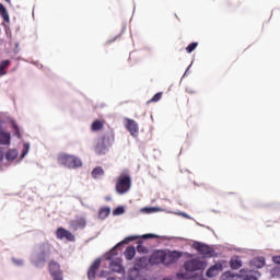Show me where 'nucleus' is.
<instances>
[{"mask_svg":"<svg viewBox=\"0 0 280 280\" xmlns=\"http://www.w3.org/2000/svg\"><path fill=\"white\" fill-rule=\"evenodd\" d=\"M57 162L59 165H63V167H68L69 170H77V167H82V160L75 155L67 153H60L57 156Z\"/></svg>","mask_w":280,"mask_h":280,"instance_id":"1","label":"nucleus"},{"mask_svg":"<svg viewBox=\"0 0 280 280\" xmlns=\"http://www.w3.org/2000/svg\"><path fill=\"white\" fill-rule=\"evenodd\" d=\"M132 187V178L129 174H120L116 182V191L117 194L124 195L130 191Z\"/></svg>","mask_w":280,"mask_h":280,"instance_id":"2","label":"nucleus"},{"mask_svg":"<svg viewBox=\"0 0 280 280\" xmlns=\"http://www.w3.org/2000/svg\"><path fill=\"white\" fill-rule=\"evenodd\" d=\"M186 272H197V270H205L206 265L202 260L191 259L184 264Z\"/></svg>","mask_w":280,"mask_h":280,"instance_id":"3","label":"nucleus"},{"mask_svg":"<svg viewBox=\"0 0 280 280\" xmlns=\"http://www.w3.org/2000/svg\"><path fill=\"white\" fill-rule=\"evenodd\" d=\"M159 235L155 234H144L142 236L140 235H131L127 236L121 241L120 243L116 244L115 248H119V246H124V244H130V242H135L137 240H158Z\"/></svg>","mask_w":280,"mask_h":280,"instance_id":"4","label":"nucleus"},{"mask_svg":"<svg viewBox=\"0 0 280 280\" xmlns=\"http://www.w3.org/2000/svg\"><path fill=\"white\" fill-rule=\"evenodd\" d=\"M195 248L202 257H214L215 249L202 243H195Z\"/></svg>","mask_w":280,"mask_h":280,"instance_id":"5","label":"nucleus"},{"mask_svg":"<svg viewBox=\"0 0 280 280\" xmlns=\"http://www.w3.org/2000/svg\"><path fill=\"white\" fill-rule=\"evenodd\" d=\"M165 261H166V254L163 250L154 252L149 258V264H151V266H159V264H164L165 266Z\"/></svg>","mask_w":280,"mask_h":280,"instance_id":"6","label":"nucleus"},{"mask_svg":"<svg viewBox=\"0 0 280 280\" xmlns=\"http://www.w3.org/2000/svg\"><path fill=\"white\" fill-rule=\"evenodd\" d=\"M56 236L57 240H67L68 242H73L75 240V235L65 228H58L56 231Z\"/></svg>","mask_w":280,"mask_h":280,"instance_id":"7","label":"nucleus"},{"mask_svg":"<svg viewBox=\"0 0 280 280\" xmlns=\"http://www.w3.org/2000/svg\"><path fill=\"white\" fill-rule=\"evenodd\" d=\"M125 121L126 129L128 130V132H130V136L137 137V135H139V124H137V121L130 118H126Z\"/></svg>","mask_w":280,"mask_h":280,"instance_id":"8","label":"nucleus"},{"mask_svg":"<svg viewBox=\"0 0 280 280\" xmlns=\"http://www.w3.org/2000/svg\"><path fill=\"white\" fill-rule=\"evenodd\" d=\"M222 270H224V266L222 265V262H217L207 270L206 276L209 279H213V277H218V275H220Z\"/></svg>","mask_w":280,"mask_h":280,"instance_id":"9","label":"nucleus"},{"mask_svg":"<svg viewBox=\"0 0 280 280\" xmlns=\"http://www.w3.org/2000/svg\"><path fill=\"white\" fill-rule=\"evenodd\" d=\"M148 264H150V260H148V257L137 258L135 264H133V270L136 272H139L141 270H145V268H148Z\"/></svg>","mask_w":280,"mask_h":280,"instance_id":"10","label":"nucleus"},{"mask_svg":"<svg viewBox=\"0 0 280 280\" xmlns=\"http://www.w3.org/2000/svg\"><path fill=\"white\" fill-rule=\"evenodd\" d=\"M100 266H102V260L101 259L94 260V262L91 265L88 271L89 280H95V275H97V271L100 270Z\"/></svg>","mask_w":280,"mask_h":280,"instance_id":"11","label":"nucleus"},{"mask_svg":"<svg viewBox=\"0 0 280 280\" xmlns=\"http://www.w3.org/2000/svg\"><path fill=\"white\" fill-rule=\"evenodd\" d=\"M180 257H183V254L176 250L166 254L165 266L176 264L180 259Z\"/></svg>","mask_w":280,"mask_h":280,"instance_id":"12","label":"nucleus"},{"mask_svg":"<svg viewBox=\"0 0 280 280\" xmlns=\"http://www.w3.org/2000/svg\"><path fill=\"white\" fill-rule=\"evenodd\" d=\"M94 152L97 156H104V154H108V147L102 140H98L94 147Z\"/></svg>","mask_w":280,"mask_h":280,"instance_id":"13","label":"nucleus"},{"mask_svg":"<svg viewBox=\"0 0 280 280\" xmlns=\"http://www.w3.org/2000/svg\"><path fill=\"white\" fill-rule=\"evenodd\" d=\"M84 226H86V219L84 217H79L71 222V229L74 231L84 229Z\"/></svg>","mask_w":280,"mask_h":280,"instance_id":"14","label":"nucleus"},{"mask_svg":"<svg viewBox=\"0 0 280 280\" xmlns=\"http://www.w3.org/2000/svg\"><path fill=\"white\" fill-rule=\"evenodd\" d=\"M98 141L109 148V145H113V143L115 142V133H113V131H108Z\"/></svg>","mask_w":280,"mask_h":280,"instance_id":"15","label":"nucleus"},{"mask_svg":"<svg viewBox=\"0 0 280 280\" xmlns=\"http://www.w3.org/2000/svg\"><path fill=\"white\" fill-rule=\"evenodd\" d=\"M250 268H264L266 266V258L257 257L249 261Z\"/></svg>","mask_w":280,"mask_h":280,"instance_id":"16","label":"nucleus"},{"mask_svg":"<svg viewBox=\"0 0 280 280\" xmlns=\"http://www.w3.org/2000/svg\"><path fill=\"white\" fill-rule=\"evenodd\" d=\"M109 268L113 272H118V273H121L124 272V266H121V259H116V260H113L110 264H109Z\"/></svg>","mask_w":280,"mask_h":280,"instance_id":"17","label":"nucleus"},{"mask_svg":"<svg viewBox=\"0 0 280 280\" xmlns=\"http://www.w3.org/2000/svg\"><path fill=\"white\" fill-rule=\"evenodd\" d=\"M124 255L127 261H132V259H135V255H137V249L132 246H129L126 248Z\"/></svg>","mask_w":280,"mask_h":280,"instance_id":"18","label":"nucleus"},{"mask_svg":"<svg viewBox=\"0 0 280 280\" xmlns=\"http://www.w3.org/2000/svg\"><path fill=\"white\" fill-rule=\"evenodd\" d=\"M230 268H232V270H240V268H242V259L237 256L232 257L230 260Z\"/></svg>","mask_w":280,"mask_h":280,"instance_id":"19","label":"nucleus"},{"mask_svg":"<svg viewBox=\"0 0 280 280\" xmlns=\"http://www.w3.org/2000/svg\"><path fill=\"white\" fill-rule=\"evenodd\" d=\"M0 145H10V133L0 129Z\"/></svg>","mask_w":280,"mask_h":280,"instance_id":"20","label":"nucleus"},{"mask_svg":"<svg viewBox=\"0 0 280 280\" xmlns=\"http://www.w3.org/2000/svg\"><path fill=\"white\" fill-rule=\"evenodd\" d=\"M48 270L50 272V275H54L56 272H61L62 270L60 269V264H58L57 261L55 260H51L49 264H48Z\"/></svg>","mask_w":280,"mask_h":280,"instance_id":"21","label":"nucleus"},{"mask_svg":"<svg viewBox=\"0 0 280 280\" xmlns=\"http://www.w3.org/2000/svg\"><path fill=\"white\" fill-rule=\"evenodd\" d=\"M110 215V208L108 207H104V208H101L100 211H98V218L101 220H106V218H108Z\"/></svg>","mask_w":280,"mask_h":280,"instance_id":"22","label":"nucleus"},{"mask_svg":"<svg viewBox=\"0 0 280 280\" xmlns=\"http://www.w3.org/2000/svg\"><path fill=\"white\" fill-rule=\"evenodd\" d=\"M104 128V121L102 120H94L91 126L92 132H97Z\"/></svg>","mask_w":280,"mask_h":280,"instance_id":"23","label":"nucleus"},{"mask_svg":"<svg viewBox=\"0 0 280 280\" xmlns=\"http://www.w3.org/2000/svg\"><path fill=\"white\" fill-rule=\"evenodd\" d=\"M0 15L2 16L3 21H5V23H10V14L3 4H0Z\"/></svg>","mask_w":280,"mask_h":280,"instance_id":"24","label":"nucleus"},{"mask_svg":"<svg viewBox=\"0 0 280 280\" xmlns=\"http://www.w3.org/2000/svg\"><path fill=\"white\" fill-rule=\"evenodd\" d=\"M240 275L243 280H257V277L248 273V271H246V269H241Z\"/></svg>","mask_w":280,"mask_h":280,"instance_id":"25","label":"nucleus"},{"mask_svg":"<svg viewBox=\"0 0 280 280\" xmlns=\"http://www.w3.org/2000/svg\"><path fill=\"white\" fill-rule=\"evenodd\" d=\"M137 252L142 254V255H148V253H150V249H148V247L143 246V242L139 241L138 245H137Z\"/></svg>","mask_w":280,"mask_h":280,"instance_id":"26","label":"nucleus"},{"mask_svg":"<svg viewBox=\"0 0 280 280\" xmlns=\"http://www.w3.org/2000/svg\"><path fill=\"white\" fill-rule=\"evenodd\" d=\"M100 176H104V168L102 166H97L92 171L93 178H100Z\"/></svg>","mask_w":280,"mask_h":280,"instance_id":"27","label":"nucleus"},{"mask_svg":"<svg viewBox=\"0 0 280 280\" xmlns=\"http://www.w3.org/2000/svg\"><path fill=\"white\" fill-rule=\"evenodd\" d=\"M16 156H19V152H16V150H9L5 153L7 161H14V159H16Z\"/></svg>","mask_w":280,"mask_h":280,"instance_id":"28","label":"nucleus"},{"mask_svg":"<svg viewBox=\"0 0 280 280\" xmlns=\"http://www.w3.org/2000/svg\"><path fill=\"white\" fill-rule=\"evenodd\" d=\"M221 280H237V276L231 273V271H225V272L221 276Z\"/></svg>","mask_w":280,"mask_h":280,"instance_id":"29","label":"nucleus"},{"mask_svg":"<svg viewBox=\"0 0 280 280\" xmlns=\"http://www.w3.org/2000/svg\"><path fill=\"white\" fill-rule=\"evenodd\" d=\"M5 67H10V60L1 61V63H0V75H5Z\"/></svg>","mask_w":280,"mask_h":280,"instance_id":"30","label":"nucleus"},{"mask_svg":"<svg viewBox=\"0 0 280 280\" xmlns=\"http://www.w3.org/2000/svg\"><path fill=\"white\" fill-rule=\"evenodd\" d=\"M196 47H198V42H192L191 44H189V45L186 47L187 54H191L192 51H195V50H196Z\"/></svg>","mask_w":280,"mask_h":280,"instance_id":"31","label":"nucleus"},{"mask_svg":"<svg viewBox=\"0 0 280 280\" xmlns=\"http://www.w3.org/2000/svg\"><path fill=\"white\" fill-rule=\"evenodd\" d=\"M161 97H163V92L156 93L150 101H148V104H152V102H160Z\"/></svg>","mask_w":280,"mask_h":280,"instance_id":"32","label":"nucleus"},{"mask_svg":"<svg viewBox=\"0 0 280 280\" xmlns=\"http://www.w3.org/2000/svg\"><path fill=\"white\" fill-rule=\"evenodd\" d=\"M125 212L126 210L124 207L119 206L113 211V215H124Z\"/></svg>","mask_w":280,"mask_h":280,"instance_id":"33","label":"nucleus"},{"mask_svg":"<svg viewBox=\"0 0 280 280\" xmlns=\"http://www.w3.org/2000/svg\"><path fill=\"white\" fill-rule=\"evenodd\" d=\"M50 277L52 280H63L62 271H57L55 273H50Z\"/></svg>","mask_w":280,"mask_h":280,"instance_id":"34","label":"nucleus"},{"mask_svg":"<svg viewBox=\"0 0 280 280\" xmlns=\"http://www.w3.org/2000/svg\"><path fill=\"white\" fill-rule=\"evenodd\" d=\"M13 130L19 139H21V130L18 125H13Z\"/></svg>","mask_w":280,"mask_h":280,"instance_id":"35","label":"nucleus"},{"mask_svg":"<svg viewBox=\"0 0 280 280\" xmlns=\"http://www.w3.org/2000/svg\"><path fill=\"white\" fill-rule=\"evenodd\" d=\"M176 277H177V279H189V277L187 276V273H180V272H178V273H176Z\"/></svg>","mask_w":280,"mask_h":280,"instance_id":"36","label":"nucleus"},{"mask_svg":"<svg viewBox=\"0 0 280 280\" xmlns=\"http://www.w3.org/2000/svg\"><path fill=\"white\" fill-rule=\"evenodd\" d=\"M272 261H273V264L280 265V256H275V257L272 258Z\"/></svg>","mask_w":280,"mask_h":280,"instance_id":"37","label":"nucleus"},{"mask_svg":"<svg viewBox=\"0 0 280 280\" xmlns=\"http://www.w3.org/2000/svg\"><path fill=\"white\" fill-rule=\"evenodd\" d=\"M15 266H23V260L13 259Z\"/></svg>","mask_w":280,"mask_h":280,"instance_id":"38","label":"nucleus"},{"mask_svg":"<svg viewBox=\"0 0 280 280\" xmlns=\"http://www.w3.org/2000/svg\"><path fill=\"white\" fill-rule=\"evenodd\" d=\"M187 93H196V91H189V90H186Z\"/></svg>","mask_w":280,"mask_h":280,"instance_id":"39","label":"nucleus"},{"mask_svg":"<svg viewBox=\"0 0 280 280\" xmlns=\"http://www.w3.org/2000/svg\"><path fill=\"white\" fill-rule=\"evenodd\" d=\"M107 280H116L115 278L110 277V278H107Z\"/></svg>","mask_w":280,"mask_h":280,"instance_id":"40","label":"nucleus"},{"mask_svg":"<svg viewBox=\"0 0 280 280\" xmlns=\"http://www.w3.org/2000/svg\"><path fill=\"white\" fill-rule=\"evenodd\" d=\"M4 1H7V3H10V0H4Z\"/></svg>","mask_w":280,"mask_h":280,"instance_id":"41","label":"nucleus"},{"mask_svg":"<svg viewBox=\"0 0 280 280\" xmlns=\"http://www.w3.org/2000/svg\"><path fill=\"white\" fill-rule=\"evenodd\" d=\"M25 154H27V152H24V153H23V156H25Z\"/></svg>","mask_w":280,"mask_h":280,"instance_id":"42","label":"nucleus"}]
</instances>
